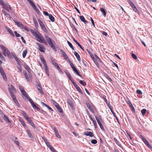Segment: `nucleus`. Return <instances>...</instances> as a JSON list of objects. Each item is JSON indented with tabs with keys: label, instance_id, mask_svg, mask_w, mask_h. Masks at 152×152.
<instances>
[{
	"label": "nucleus",
	"instance_id": "f257e3e1",
	"mask_svg": "<svg viewBox=\"0 0 152 152\" xmlns=\"http://www.w3.org/2000/svg\"><path fill=\"white\" fill-rule=\"evenodd\" d=\"M0 47L3 50L2 53L5 56H6V55L8 56H10V52L7 50V48L2 45H0Z\"/></svg>",
	"mask_w": 152,
	"mask_h": 152
},
{
	"label": "nucleus",
	"instance_id": "f03ea898",
	"mask_svg": "<svg viewBox=\"0 0 152 152\" xmlns=\"http://www.w3.org/2000/svg\"><path fill=\"white\" fill-rule=\"evenodd\" d=\"M34 37L36 40L40 43H42L43 41L44 40V38L39 32L37 33Z\"/></svg>",
	"mask_w": 152,
	"mask_h": 152
},
{
	"label": "nucleus",
	"instance_id": "7ed1b4c3",
	"mask_svg": "<svg viewBox=\"0 0 152 152\" xmlns=\"http://www.w3.org/2000/svg\"><path fill=\"white\" fill-rule=\"evenodd\" d=\"M128 3L130 4L131 7L132 8L133 10L136 12L137 13L138 12V11L137 8L136 7L134 3L130 0H129Z\"/></svg>",
	"mask_w": 152,
	"mask_h": 152
},
{
	"label": "nucleus",
	"instance_id": "20e7f679",
	"mask_svg": "<svg viewBox=\"0 0 152 152\" xmlns=\"http://www.w3.org/2000/svg\"><path fill=\"white\" fill-rule=\"evenodd\" d=\"M0 73L2 76L4 80L5 81L7 80L6 76L4 70L2 69V68L0 66Z\"/></svg>",
	"mask_w": 152,
	"mask_h": 152
},
{
	"label": "nucleus",
	"instance_id": "39448f33",
	"mask_svg": "<svg viewBox=\"0 0 152 152\" xmlns=\"http://www.w3.org/2000/svg\"><path fill=\"white\" fill-rule=\"evenodd\" d=\"M1 5L7 12H9L10 10H11L10 6L8 4H5L2 3Z\"/></svg>",
	"mask_w": 152,
	"mask_h": 152
},
{
	"label": "nucleus",
	"instance_id": "423d86ee",
	"mask_svg": "<svg viewBox=\"0 0 152 152\" xmlns=\"http://www.w3.org/2000/svg\"><path fill=\"white\" fill-rule=\"evenodd\" d=\"M36 44L37 45L39 50L40 51L42 52H45L44 49H45L42 45L37 42Z\"/></svg>",
	"mask_w": 152,
	"mask_h": 152
},
{
	"label": "nucleus",
	"instance_id": "0eeeda50",
	"mask_svg": "<svg viewBox=\"0 0 152 152\" xmlns=\"http://www.w3.org/2000/svg\"><path fill=\"white\" fill-rule=\"evenodd\" d=\"M10 93H14L15 91V89L12 85H10L8 88Z\"/></svg>",
	"mask_w": 152,
	"mask_h": 152
},
{
	"label": "nucleus",
	"instance_id": "6e6552de",
	"mask_svg": "<svg viewBox=\"0 0 152 152\" xmlns=\"http://www.w3.org/2000/svg\"><path fill=\"white\" fill-rule=\"evenodd\" d=\"M45 37L49 45L52 43L51 39L48 36L45 35Z\"/></svg>",
	"mask_w": 152,
	"mask_h": 152
},
{
	"label": "nucleus",
	"instance_id": "1a4fd4ad",
	"mask_svg": "<svg viewBox=\"0 0 152 152\" xmlns=\"http://www.w3.org/2000/svg\"><path fill=\"white\" fill-rule=\"evenodd\" d=\"M84 134L87 136H89L91 137H92L94 136L93 133L91 132L87 131L84 132Z\"/></svg>",
	"mask_w": 152,
	"mask_h": 152
},
{
	"label": "nucleus",
	"instance_id": "9d476101",
	"mask_svg": "<svg viewBox=\"0 0 152 152\" xmlns=\"http://www.w3.org/2000/svg\"><path fill=\"white\" fill-rule=\"evenodd\" d=\"M65 73L66 75L67 76L69 79L71 81H72V80H73L69 72L67 70H66V71Z\"/></svg>",
	"mask_w": 152,
	"mask_h": 152
},
{
	"label": "nucleus",
	"instance_id": "9b49d317",
	"mask_svg": "<svg viewBox=\"0 0 152 152\" xmlns=\"http://www.w3.org/2000/svg\"><path fill=\"white\" fill-rule=\"evenodd\" d=\"M24 68L28 71L29 73H30L31 72V70L30 67L26 63L24 64L23 65Z\"/></svg>",
	"mask_w": 152,
	"mask_h": 152
},
{
	"label": "nucleus",
	"instance_id": "f8f14e48",
	"mask_svg": "<svg viewBox=\"0 0 152 152\" xmlns=\"http://www.w3.org/2000/svg\"><path fill=\"white\" fill-rule=\"evenodd\" d=\"M61 52L62 53L63 57H64L65 59L67 60V58H68V56L66 53L63 50H61Z\"/></svg>",
	"mask_w": 152,
	"mask_h": 152
},
{
	"label": "nucleus",
	"instance_id": "ddd939ff",
	"mask_svg": "<svg viewBox=\"0 0 152 152\" xmlns=\"http://www.w3.org/2000/svg\"><path fill=\"white\" fill-rule=\"evenodd\" d=\"M80 19L85 24H86L88 23V22L85 20V18L83 16H80Z\"/></svg>",
	"mask_w": 152,
	"mask_h": 152
},
{
	"label": "nucleus",
	"instance_id": "4468645a",
	"mask_svg": "<svg viewBox=\"0 0 152 152\" xmlns=\"http://www.w3.org/2000/svg\"><path fill=\"white\" fill-rule=\"evenodd\" d=\"M37 88L38 90L40 91V93L42 94H43L44 93L43 91L42 88L41 87L40 85L38 84L37 85Z\"/></svg>",
	"mask_w": 152,
	"mask_h": 152
},
{
	"label": "nucleus",
	"instance_id": "2eb2a0df",
	"mask_svg": "<svg viewBox=\"0 0 152 152\" xmlns=\"http://www.w3.org/2000/svg\"><path fill=\"white\" fill-rule=\"evenodd\" d=\"M100 10L102 13L103 16L104 17H105L106 16V12L105 9L103 8H100Z\"/></svg>",
	"mask_w": 152,
	"mask_h": 152
},
{
	"label": "nucleus",
	"instance_id": "dca6fc26",
	"mask_svg": "<svg viewBox=\"0 0 152 152\" xmlns=\"http://www.w3.org/2000/svg\"><path fill=\"white\" fill-rule=\"evenodd\" d=\"M140 137L142 140L145 144L146 145L149 143L145 139V138L141 135H140Z\"/></svg>",
	"mask_w": 152,
	"mask_h": 152
},
{
	"label": "nucleus",
	"instance_id": "f3484780",
	"mask_svg": "<svg viewBox=\"0 0 152 152\" xmlns=\"http://www.w3.org/2000/svg\"><path fill=\"white\" fill-rule=\"evenodd\" d=\"M74 54L77 58V60L79 61H80V58L79 56V55L78 54V53L76 52H74Z\"/></svg>",
	"mask_w": 152,
	"mask_h": 152
},
{
	"label": "nucleus",
	"instance_id": "a211bd4d",
	"mask_svg": "<svg viewBox=\"0 0 152 152\" xmlns=\"http://www.w3.org/2000/svg\"><path fill=\"white\" fill-rule=\"evenodd\" d=\"M4 120L7 122L8 123H10V121L8 118V116L6 115L5 114H4Z\"/></svg>",
	"mask_w": 152,
	"mask_h": 152
},
{
	"label": "nucleus",
	"instance_id": "6ab92c4d",
	"mask_svg": "<svg viewBox=\"0 0 152 152\" xmlns=\"http://www.w3.org/2000/svg\"><path fill=\"white\" fill-rule=\"evenodd\" d=\"M104 77L110 82H112V80L111 78L106 74L104 73Z\"/></svg>",
	"mask_w": 152,
	"mask_h": 152
},
{
	"label": "nucleus",
	"instance_id": "aec40b11",
	"mask_svg": "<svg viewBox=\"0 0 152 152\" xmlns=\"http://www.w3.org/2000/svg\"><path fill=\"white\" fill-rule=\"evenodd\" d=\"M28 133V136L29 138L31 139H32L33 138V136H32L30 132V131L28 129H27L26 131Z\"/></svg>",
	"mask_w": 152,
	"mask_h": 152
},
{
	"label": "nucleus",
	"instance_id": "412c9836",
	"mask_svg": "<svg viewBox=\"0 0 152 152\" xmlns=\"http://www.w3.org/2000/svg\"><path fill=\"white\" fill-rule=\"evenodd\" d=\"M31 6L37 13H39V10L36 8V6L34 5V4H32V5Z\"/></svg>",
	"mask_w": 152,
	"mask_h": 152
},
{
	"label": "nucleus",
	"instance_id": "4be33fe9",
	"mask_svg": "<svg viewBox=\"0 0 152 152\" xmlns=\"http://www.w3.org/2000/svg\"><path fill=\"white\" fill-rule=\"evenodd\" d=\"M31 6L37 13H39V10L36 8V6L34 5V4H32V5Z\"/></svg>",
	"mask_w": 152,
	"mask_h": 152
},
{
	"label": "nucleus",
	"instance_id": "5701e85b",
	"mask_svg": "<svg viewBox=\"0 0 152 152\" xmlns=\"http://www.w3.org/2000/svg\"><path fill=\"white\" fill-rule=\"evenodd\" d=\"M31 6L37 13H39V10L36 8V6L34 5V4H32V5Z\"/></svg>",
	"mask_w": 152,
	"mask_h": 152
},
{
	"label": "nucleus",
	"instance_id": "b1692460",
	"mask_svg": "<svg viewBox=\"0 0 152 152\" xmlns=\"http://www.w3.org/2000/svg\"><path fill=\"white\" fill-rule=\"evenodd\" d=\"M31 105L32 107L34 109L36 110H40L39 108L37 107L34 103L32 104Z\"/></svg>",
	"mask_w": 152,
	"mask_h": 152
},
{
	"label": "nucleus",
	"instance_id": "393cba45",
	"mask_svg": "<svg viewBox=\"0 0 152 152\" xmlns=\"http://www.w3.org/2000/svg\"><path fill=\"white\" fill-rule=\"evenodd\" d=\"M28 122L33 127L35 128V126L34 125V124L32 121L30 119L28 121Z\"/></svg>",
	"mask_w": 152,
	"mask_h": 152
},
{
	"label": "nucleus",
	"instance_id": "a878e982",
	"mask_svg": "<svg viewBox=\"0 0 152 152\" xmlns=\"http://www.w3.org/2000/svg\"><path fill=\"white\" fill-rule=\"evenodd\" d=\"M49 19L52 22H54L55 21V19L54 17L52 15L50 14L49 15Z\"/></svg>",
	"mask_w": 152,
	"mask_h": 152
},
{
	"label": "nucleus",
	"instance_id": "bb28decb",
	"mask_svg": "<svg viewBox=\"0 0 152 152\" xmlns=\"http://www.w3.org/2000/svg\"><path fill=\"white\" fill-rule=\"evenodd\" d=\"M79 83L82 85L83 86H85L86 85V83L85 81L84 80H79Z\"/></svg>",
	"mask_w": 152,
	"mask_h": 152
},
{
	"label": "nucleus",
	"instance_id": "cd10ccee",
	"mask_svg": "<svg viewBox=\"0 0 152 152\" xmlns=\"http://www.w3.org/2000/svg\"><path fill=\"white\" fill-rule=\"evenodd\" d=\"M42 29L45 33H48V31L46 30V28L45 26L44 25H42V26H40Z\"/></svg>",
	"mask_w": 152,
	"mask_h": 152
},
{
	"label": "nucleus",
	"instance_id": "c85d7f7f",
	"mask_svg": "<svg viewBox=\"0 0 152 152\" xmlns=\"http://www.w3.org/2000/svg\"><path fill=\"white\" fill-rule=\"evenodd\" d=\"M20 63H17V68L19 70L20 72H21L22 71V69L21 68V65L20 64Z\"/></svg>",
	"mask_w": 152,
	"mask_h": 152
},
{
	"label": "nucleus",
	"instance_id": "c756f323",
	"mask_svg": "<svg viewBox=\"0 0 152 152\" xmlns=\"http://www.w3.org/2000/svg\"><path fill=\"white\" fill-rule=\"evenodd\" d=\"M67 102L68 104L69 105L70 107H73V104L72 103V101H71L69 99H67Z\"/></svg>",
	"mask_w": 152,
	"mask_h": 152
},
{
	"label": "nucleus",
	"instance_id": "7c9ffc66",
	"mask_svg": "<svg viewBox=\"0 0 152 152\" xmlns=\"http://www.w3.org/2000/svg\"><path fill=\"white\" fill-rule=\"evenodd\" d=\"M27 50H24L23 52L22 55L23 57V58H25L27 54Z\"/></svg>",
	"mask_w": 152,
	"mask_h": 152
},
{
	"label": "nucleus",
	"instance_id": "2f4dec72",
	"mask_svg": "<svg viewBox=\"0 0 152 152\" xmlns=\"http://www.w3.org/2000/svg\"><path fill=\"white\" fill-rule=\"evenodd\" d=\"M129 106H130L131 108L132 111L133 112H134L135 111L134 108L131 102H130Z\"/></svg>",
	"mask_w": 152,
	"mask_h": 152
},
{
	"label": "nucleus",
	"instance_id": "473e14b6",
	"mask_svg": "<svg viewBox=\"0 0 152 152\" xmlns=\"http://www.w3.org/2000/svg\"><path fill=\"white\" fill-rule=\"evenodd\" d=\"M73 71L75 72L78 75L81 76L77 70L75 68L72 69Z\"/></svg>",
	"mask_w": 152,
	"mask_h": 152
},
{
	"label": "nucleus",
	"instance_id": "72a5a7b5",
	"mask_svg": "<svg viewBox=\"0 0 152 152\" xmlns=\"http://www.w3.org/2000/svg\"><path fill=\"white\" fill-rule=\"evenodd\" d=\"M23 73H24V76H25V77L26 78V79L27 80V81H29V79L28 76L26 72H24Z\"/></svg>",
	"mask_w": 152,
	"mask_h": 152
},
{
	"label": "nucleus",
	"instance_id": "f704fd0d",
	"mask_svg": "<svg viewBox=\"0 0 152 152\" xmlns=\"http://www.w3.org/2000/svg\"><path fill=\"white\" fill-rule=\"evenodd\" d=\"M16 24L18 26L20 27L21 28V27H23V25L20 22H18V23H17Z\"/></svg>",
	"mask_w": 152,
	"mask_h": 152
},
{
	"label": "nucleus",
	"instance_id": "c9c22d12",
	"mask_svg": "<svg viewBox=\"0 0 152 152\" xmlns=\"http://www.w3.org/2000/svg\"><path fill=\"white\" fill-rule=\"evenodd\" d=\"M50 46V47H51V48L55 51H56V49L54 46V45L52 43L50 44L49 45Z\"/></svg>",
	"mask_w": 152,
	"mask_h": 152
},
{
	"label": "nucleus",
	"instance_id": "e433bc0d",
	"mask_svg": "<svg viewBox=\"0 0 152 152\" xmlns=\"http://www.w3.org/2000/svg\"><path fill=\"white\" fill-rule=\"evenodd\" d=\"M40 58L43 64L46 63L45 60L44 58L42 56H41L40 57Z\"/></svg>",
	"mask_w": 152,
	"mask_h": 152
},
{
	"label": "nucleus",
	"instance_id": "4c0bfd02",
	"mask_svg": "<svg viewBox=\"0 0 152 152\" xmlns=\"http://www.w3.org/2000/svg\"><path fill=\"white\" fill-rule=\"evenodd\" d=\"M22 94L27 99H28V97L27 94L26 93L25 91H23V92H21Z\"/></svg>",
	"mask_w": 152,
	"mask_h": 152
},
{
	"label": "nucleus",
	"instance_id": "58836bf2",
	"mask_svg": "<svg viewBox=\"0 0 152 152\" xmlns=\"http://www.w3.org/2000/svg\"><path fill=\"white\" fill-rule=\"evenodd\" d=\"M14 58H15V60H16V62H17V63H21V61H20L18 58L17 57L15 56V55L14 56Z\"/></svg>",
	"mask_w": 152,
	"mask_h": 152
},
{
	"label": "nucleus",
	"instance_id": "ea45409f",
	"mask_svg": "<svg viewBox=\"0 0 152 152\" xmlns=\"http://www.w3.org/2000/svg\"><path fill=\"white\" fill-rule=\"evenodd\" d=\"M104 101L106 103L107 105L109 107V108L110 109H111V108H110V107H111V105H110V103L108 102V101H107V99L106 98H104Z\"/></svg>",
	"mask_w": 152,
	"mask_h": 152
},
{
	"label": "nucleus",
	"instance_id": "a19ab883",
	"mask_svg": "<svg viewBox=\"0 0 152 152\" xmlns=\"http://www.w3.org/2000/svg\"><path fill=\"white\" fill-rule=\"evenodd\" d=\"M49 148L52 152H57V151L54 149V148L52 146L50 147Z\"/></svg>",
	"mask_w": 152,
	"mask_h": 152
},
{
	"label": "nucleus",
	"instance_id": "79ce46f5",
	"mask_svg": "<svg viewBox=\"0 0 152 152\" xmlns=\"http://www.w3.org/2000/svg\"><path fill=\"white\" fill-rule=\"evenodd\" d=\"M146 111V110L145 109H143L141 111V112L143 116H144Z\"/></svg>",
	"mask_w": 152,
	"mask_h": 152
},
{
	"label": "nucleus",
	"instance_id": "37998d69",
	"mask_svg": "<svg viewBox=\"0 0 152 152\" xmlns=\"http://www.w3.org/2000/svg\"><path fill=\"white\" fill-rule=\"evenodd\" d=\"M73 39L74 42L75 43L78 45V46H79L80 47H81V45H80L78 43V42H77V41L74 38H73Z\"/></svg>",
	"mask_w": 152,
	"mask_h": 152
},
{
	"label": "nucleus",
	"instance_id": "c03bdc74",
	"mask_svg": "<svg viewBox=\"0 0 152 152\" xmlns=\"http://www.w3.org/2000/svg\"><path fill=\"white\" fill-rule=\"evenodd\" d=\"M32 34L34 36H35L37 34V32L35 31H34L32 29H31L30 30Z\"/></svg>",
	"mask_w": 152,
	"mask_h": 152
},
{
	"label": "nucleus",
	"instance_id": "a18cd8bd",
	"mask_svg": "<svg viewBox=\"0 0 152 152\" xmlns=\"http://www.w3.org/2000/svg\"><path fill=\"white\" fill-rule=\"evenodd\" d=\"M87 51L88 53L90 55V56L91 57V58H94V56L92 54V53H91V51L88 50V49L87 50Z\"/></svg>",
	"mask_w": 152,
	"mask_h": 152
},
{
	"label": "nucleus",
	"instance_id": "49530a36",
	"mask_svg": "<svg viewBox=\"0 0 152 152\" xmlns=\"http://www.w3.org/2000/svg\"><path fill=\"white\" fill-rule=\"evenodd\" d=\"M91 143L93 144H95L97 143V141L96 140H92L91 141Z\"/></svg>",
	"mask_w": 152,
	"mask_h": 152
},
{
	"label": "nucleus",
	"instance_id": "de8ad7c7",
	"mask_svg": "<svg viewBox=\"0 0 152 152\" xmlns=\"http://www.w3.org/2000/svg\"><path fill=\"white\" fill-rule=\"evenodd\" d=\"M7 31L9 32V33L11 35H12V36H15V35H14V34H13V32H12V31L10 29H9L7 30Z\"/></svg>",
	"mask_w": 152,
	"mask_h": 152
},
{
	"label": "nucleus",
	"instance_id": "09e8293b",
	"mask_svg": "<svg viewBox=\"0 0 152 152\" xmlns=\"http://www.w3.org/2000/svg\"><path fill=\"white\" fill-rule=\"evenodd\" d=\"M2 11L3 12V13L4 14L5 16H6V17H7L8 15L10 16V15L5 11H4L3 10H2Z\"/></svg>",
	"mask_w": 152,
	"mask_h": 152
},
{
	"label": "nucleus",
	"instance_id": "8fccbe9b",
	"mask_svg": "<svg viewBox=\"0 0 152 152\" xmlns=\"http://www.w3.org/2000/svg\"><path fill=\"white\" fill-rule=\"evenodd\" d=\"M113 139L116 144L119 146L120 144H119V141L117 140V139L115 138H114Z\"/></svg>",
	"mask_w": 152,
	"mask_h": 152
},
{
	"label": "nucleus",
	"instance_id": "3c124183",
	"mask_svg": "<svg viewBox=\"0 0 152 152\" xmlns=\"http://www.w3.org/2000/svg\"><path fill=\"white\" fill-rule=\"evenodd\" d=\"M95 118H96V119L97 121V122L98 124H100L101 123V122H100L99 119L98 117L97 116H95Z\"/></svg>",
	"mask_w": 152,
	"mask_h": 152
},
{
	"label": "nucleus",
	"instance_id": "603ef678",
	"mask_svg": "<svg viewBox=\"0 0 152 152\" xmlns=\"http://www.w3.org/2000/svg\"><path fill=\"white\" fill-rule=\"evenodd\" d=\"M99 126L101 129L103 131H104L105 130V129H104L103 126L102 125V123H100V124H99Z\"/></svg>",
	"mask_w": 152,
	"mask_h": 152
},
{
	"label": "nucleus",
	"instance_id": "864d4df0",
	"mask_svg": "<svg viewBox=\"0 0 152 152\" xmlns=\"http://www.w3.org/2000/svg\"><path fill=\"white\" fill-rule=\"evenodd\" d=\"M71 82L73 84V85H74L75 87L76 88H77L79 87L77 85V84L74 82L73 80Z\"/></svg>",
	"mask_w": 152,
	"mask_h": 152
},
{
	"label": "nucleus",
	"instance_id": "5fc2aeb1",
	"mask_svg": "<svg viewBox=\"0 0 152 152\" xmlns=\"http://www.w3.org/2000/svg\"><path fill=\"white\" fill-rule=\"evenodd\" d=\"M132 57L135 59H137V57L136 55L133 53L132 54Z\"/></svg>",
	"mask_w": 152,
	"mask_h": 152
},
{
	"label": "nucleus",
	"instance_id": "6e6d98bb",
	"mask_svg": "<svg viewBox=\"0 0 152 152\" xmlns=\"http://www.w3.org/2000/svg\"><path fill=\"white\" fill-rule=\"evenodd\" d=\"M51 102H52V103L55 106H56V105L57 104H58L53 99L51 100Z\"/></svg>",
	"mask_w": 152,
	"mask_h": 152
},
{
	"label": "nucleus",
	"instance_id": "4d7b16f0",
	"mask_svg": "<svg viewBox=\"0 0 152 152\" xmlns=\"http://www.w3.org/2000/svg\"><path fill=\"white\" fill-rule=\"evenodd\" d=\"M51 61L53 64L55 66V67L58 65V64L54 61L52 60Z\"/></svg>",
	"mask_w": 152,
	"mask_h": 152
},
{
	"label": "nucleus",
	"instance_id": "13d9d810",
	"mask_svg": "<svg viewBox=\"0 0 152 152\" xmlns=\"http://www.w3.org/2000/svg\"><path fill=\"white\" fill-rule=\"evenodd\" d=\"M44 67H45V71H47L48 70V66H47L46 63L45 64H44Z\"/></svg>",
	"mask_w": 152,
	"mask_h": 152
},
{
	"label": "nucleus",
	"instance_id": "bf43d9fd",
	"mask_svg": "<svg viewBox=\"0 0 152 152\" xmlns=\"http://www.w3.org/2000/svg\"><path fill=\"white\" fill-rule=\"evenodd\" d=\"M20 122L23 126L24 127L26 126V125L25 124V122L23 120L21 121Z\"/></svg>",
	"mask_w": 152,
	"mask_h": 152
},
{
	"label": "nucleus",
	"instance_id": "052dcab7",
	"mask_svg": "<svg viewBox=\"0 0 152 152\" xmlns=\"http://www.w3.org/2000/svg\"><path fill=\"white\" fill-rule=\"evenodd\" d=\"M92 121L93 123L94 126L96 128V127L97 124L96 120H93V121Z\"/></svg>",
	"mask_w": 152,
	"mask_h": 152
},
{
	"label": "nucleus",
	"instance_id": "680f3d73",
	"mask_svg": "<svg viewBox=\"0 0 152 152\" xmlns=\"http://www.w3.org/2000/svg\"><path fill=\"white\" fill-rule=\"evenodd\" d=\"M77 91L80 93L82 94L83 92L79 87L76 88Z\"/></svg>",
	"mask_w": 152,
	"mask_h": 152
},
{
	"label": "nucleus",
	"instance_id": "e2e57ef3",
	"mask_svg": "<svg viewBox=\"0 0 152 152\" xmlns=\"http://www.w3.org/2000/svg\"><path fill=\"white\" fill-rule=\"evenodd\" d=\"M137 93L141 95L142 94L141 91L140 90H137Z\"/></svg>",
	"mask_w": 152,
	"mask_h": 152
},
{
	"label": "nucleus",
	"instance_id": "0e129e2a",
	"mask_svg": "<svg viewBox=\"0 0 152 152\" xmlns=\"http://www.w3.org/2000/svg\"><path fill=\"white\" fill-rule=\"evenodd\" d=\"M42 138L44 141L45 143L48 141V140L45 137H42Z\"/></svg>",
	"mask_w": 152,
	"mask_h": 152
},
{
	"label": "nucleus",
	"instance_id": "69168bd1",
	"mask_svg": "<svg viewBox=\"0 0 152 152\" xmlns=\"http://www.w3.org/2000/svg\"><path fill=\"white\" fill-rule=\"evenodd\" d=\"M45 144H46V145L49 148L51 146L50 145V142L48 141L46 142Z\"/></svg>",
	"mask_w": 152,
	"mask_h": 152
},
{
	"label": "nucleus",
	"instance_id": "338daca9",
	"mask_svg": "<svg viewBox=\"0 0 152 152\" xmlns=\"http://www.w3.org/2000/svg\"><path fill=\"white\" fill-rule=\"evenodd\" d=\"M57 109L60 113H62L63 112L62 110L60 107H59L58 108H57Z\"/></svg>",
	"mask_w": 152,
	"mask_h": 152
},
{
	"label": "nucleus",
	"instance_id": "774afa93",
	"mask_svg": "<svg viewBox=\"0 0 152 152\" xmlns=\"http://www.w3.org/2000/svg\"><path fill=\"white\" fill-rule=\"evenodd\" d=\"M146 145L150 149L151 151H152V147L151 145L148 143V144Z\"/></svg>",
	"mask_w": 152,
	"mask_h": 152
}]
</instances>
